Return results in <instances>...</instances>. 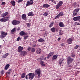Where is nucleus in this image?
Segmentation results:
<instances>
[{
    "mask_svg": "<svg viewBox=\"0 0 80 80\" xmlns=\"http://www.w3.org/2000/svg\"><path fill=\"white\" fill-rule=\"evenodd\" d=\"M63 13L62 12H60L59 14H58L57 16L55 17V19H57V18H59L60 17H61L62 16H63Z\"/></svg>",
    "mask_w": 80,
    "mask_h": 80,
    "instance_id": "obj_9",
    "label": "nucleus"
},
{
    "mask_svg": "<svg viewBox=\"0 0 80 80\" xmlns=\"http://www.w3.org/2000/svg\"><path fill=\"white\" fill-rule=\"evenodd\" d=\"M3 1H4V0H1V2H3Z\"/></svg>",
    "mask_w": 80,
    "mask_h": 80,
    "instance_id": "obj_59",
    "label": "nucleus"
},
{
    "mask_svg": "<svg viewBox=\"0 0 80 80\" xmlns=\"http://www.w3.org/2000/svg\"><path fill=\"white\" fill-rule=\"evenodd\" d=\"M71 56L72 57H73V58L75 57V54H72Z\"/></svg>",
    "mask_w": 80,
    "mask_h": 80,
    "instance_id": "obj_41",
    "label": "nucleus"
},
{
    "mask_svg": "<svg viewBox=\"0 0 80 80\" xmlns=\"http://www.w3.org/2000/svg\"><path fill=\"white\" fill-rule=\"evenodd\" d=\"M36 53L37 54H40V53H41V50L39 49H38L37 51H36Z\"/></svg>",
    "mask_w": 80,
    "mask_h": 80,
    "instance_id": "obj_20",
    "label": "nucleus"
},
{
    "mask_svg": "<svg viewBox=\"0 0 80 80\" xmlns=\"http://www.w3.org/2000/svg\"><path fill=\"white\" fill-rule=\"evenodd\" d=\"M38 42H45V40H44L42 39V38L39 39L38 40Z\"/></svg>",
    "mask_w": 80,
    "mask_h": 80,
    "instance_id": "obj_21",
    "label": "nucleus"
},
{
    "mask_svg": "<svg viewBox=\"0 0 80 80\" xmlns=\"http://www.w3.org/2000/svg\"><path fill=\"white\" fill-rule=\"evenodd\" d=\"M2 4L3 5H5V2H2Z\"/></svg>",
    "mask_w": 80,
    "mask_h": 80,
    "instance_id": "obj_49",
    "label": "nucleus"
},
{
    "mask_svg": "<svg viewBox=\"0 0 80 80\" xmlns=\"http://www.w3.org/2000/svg\"><path fill=\"white\" fill-rule=\"evenodd\" d=\"M55 54V52H50L48 55V57H47V59H48V58H50V57H52L53 55Z\"/></svg>",
    "mask_w": 80,
    "mask_h": 80,
    "instance_id": "obj_7",
    "label": "nucleus"
},
{
    "mask_svg": "<svg viewBox=\"0 0 80 80\" xmlns=\"http://www.w3.org/2000/svg\"><path fill=\"white\" fill-rule=\"evenodd\" d=\"M44 60H46V58H44Z\"/></svg>",
    "mask_w": 80,
    "mask_h": 80,
    "instance_id": "obj_60",
    "label": "nucleus"
},
{
    "mask_svg": "<svg viewBox=\"0 0 80 80\" xmlns=\"http://www.w3.org/2000/svg\"><path fill=\"white\" fill-rule=\"evenodd\" d=\"M59 25L60 27H64V24L62 22H60L59 24Z\"/></svg>",
    "mask_w": 80,
    "mask_h": 80,
    "instance_id": "obj_19",
    "label": "nucleus"
},
{
    "mask_svg": "<svg viewBox=\"0 0 80 80\" xmlns=\"http://www.w3.org/2000/svg\"><path fill=\"white\" fill-rule=\"evenodd\" d=\"M27 27H30V24L28 23L27 24Z\"/></svg>",
    "mask_w": 80,
    "mask_h": 80,
    "instance_id": "obj_47",
    "label": "nucleus"
},
{
    "mask_svg": "<svg viewBox=\"0 0 80 80\" xmlns=\"http://www.w3.org/2000/svg\"><path fill=\"white\" fill-rule=\"evenodd\" d=\"M1 14V12L0 11V14Z\"/></svg>",
    "mask_w": 80,
    "mask_h": 80,
    "instance_id": "obj_64",
    "label": "nucleus"
},
{
    "mask_svg": "<svg viewBox=\"0 0 80 80\" xmlns=\"http://www.w3.org/2000/svg\"><path fill=\"white\" fill-rule=\"evenodd\" d=\"M60 7V6H59V4H58H58H57L56 5V8L57 10H58V8H59V7Z\"/></svg>",
    "mask_w": 80,
    "mask_h": 80,
    "instance_id": "obj_35",
    "label": "nucleus"
},
{
    "mask_svg": "<svg viewBox=\"0 0 80 80\" xmlns=\"http://www.w3.org/2000/svg\"><path fill=\"white\" fill-rule=\"evenodd\" d=\"M51 30L52 32H55V28H52L51 29Z\"/></svg>",
    "mask_w": 80,
    "mask_h": 80,
    "instance_id": "obj_27",
    "label": "nucleus"
},
{
    "mask_svg": "<svg viewBox=\"0 0 80 80\" xmlns=\"http://www.w3.org/2000/svg\"><path fill=\"white\" fill-rule=\"evenodd\" d=\"M28 15L29 17H33V16H34V14L33 13V12H31L28 13Z\"/></svg>",
    "mask_w": 80,
    "mask_h": 80,
    "instance_id": "obj_15",
    "label": "nucleus"
},
{
    "mask_svg": "<svg viewBox=\"0 0 80 80\" xmlns=\"http://www.w3.org/2000/svg\"><path fill=\"white\" fill-rule=\"evenodd\" d=\"M31 0V1H33V0Z\"/></svg>",
    "mask_w": 80,
    "mask_h": 80,
    "instance_id": "obj_62",
    "label": "nucleus"
},
{
    "mask_svg": "<svg viewBox=\"0 0 80 80\" xmlns=\"http://www.w3.org/2000/svg\"><path fill=\"white\" fill-rule=\"evenodd\" d=\"M23 47L21 46H19L18 48V52L20 53V52H22L23 51Z\"/></svg>",
    "mask_w": 80,
    "mask_h": 80,
    "instance_id": "obj_8",
    "label": "nucleus"
},
{
    "mask_svg": "<svg viewBox=\"0 0 80 80\" xmlns=\"http://www.w3.org/2000/svg\"><path fill=\"white\" fill-rule=\"evenodd\" d=\"M35 72L36 73H37V75H38V78H40V75H41V70H40V69H37V70L35 71Z\"/></svg>",
    "mask_w": 80,
    "mask_h": 80,
    "instance_id": "obj_3",
    "label": "nucleus"
},
{
    "mask_svg": "<svg viewBox=\"0 0 80 80\" xmlns=\"http://www.w3.org/2000/svg\"><path fill=\"white\" fill-rule=\"evenodd\" d=\"M79 10H80L79 9H76L74 11V12H73V15L75 16V15H76L77 14V12H79Z\"/></svg>",
    "mask_w": 80,
    "mask_h": 80,
    "instance_id": "obj_10",
    "label": "nucleus"
},
{
    "mask_svg": "<svg viewBox=\"0 0 80 80\" xmlns=\"http://www.w3.org/2000/svg\"><path fill=\"white\" fill-rule=\"evenodd\" d=\"M23 1V0H18V3H20V2H22Z\"/></svg>",
    "mask_w": 80,
    "mask_h": 80,
    "instance_id": "obj_46",
    "label": "nucleus"
},
{
    "mask_svg": "<svg viewBox=\"0 0 80 80\" xmlns=\"http://www.w3.org/2000/svg\"><path fill=\"white\" fill-rule=\"evenodd\" d=\"M22 18L23 20H27V17H26V14H24L22 15Z\"/></svg>",
    "mask_w": 80,
    "mask_h": 80,
    "instance_id": "obj_14",
    "label": "nucleus"
},
{
    "mask_svg": "<svg viewBox=\"0 0 80 80\" xmlns=\"http://www.w3.org/2000/svg\"><path fill=\"white\" fill-rule=\"evenodd\" d=\"M78 47H79L78 46L76 45L75 46V47H74V48H75V49H77V48H78Z\"/></svg>",
    "mask_w": 80,
    "mask_h": 80,
    "instance_id": "obj_40",
    "label": "nucleus"
},
{
    "mask_svg": "<svg viewBox=\"0 0 80 80\" xmlns=\"http://www.w3.org/2000/svg\"><path fill=\"white\" fill-rule=\"evenodd\" d=\"M59 35H63V32L62 31H61L60 32H59Z\"/></svg>",
    "mask_w": 80,
    "mask_h": 80,
    "instance_id": "obj_38",
    "label": "nucleus"
},
{
    "mask_svg": "<svg viewBox=\"0 0 80 80\" xmlns=\"http://www.w3.org/2000/svg\"><path fill=\"white\" fill-rule=\"evenodd\" d=\"M27 50H28V51H30L31 50V48L30 47H29L28 48Z\"/></svg>",
    "mask_w": 80,
    "mask_h": 80,
    "instance_id": "obj_45",
    "label": "nucleus"
},
{
    "mask_svg": "<svg viewBox=\"0 0 80 80\" xmlns=\"http://www.w3.org/2000/svg\"><path fill=\"white\" fill-rule=\"evenodd\" d=\"M73 40L71 38H69L67 40V42L68 44H71L72 43Z\"/></svg>",
    "mask_w": 80,
    "mask_h": 80,
    "instance_id": "obj_11",
    "label": "nucleus"
},
{
    "mask_svg": "<svg viewBox=\"0 0 80 80\" xmlns=\"http://www.w3.org/2000/svg\"><path fill=\"white\" fill-rule=\"evenodd\" d=\"M72 61H73V59L71 58L70 57H69L67 59V63L68 65L70 64L71 63H72Z\"/></svg>",
    "mask_w": 80,
    "mask_h": 80,
    "instance_id": "obj_4",
    "label": "nucleus"
},
{
    "mask_svg": "<svg viewBox=\"0 0 80 80\" xmlns=\"http://www.w3.org/2000/svg\"><path fill=\"white\" fill-rule=\"evenodd\" d=\"M41 64L42 66H43V67L45 66V64H44V62L43 61L41 62Z\"/></svg>",
    "mask_w": 80,
    "mask_h": 80,
    "instance_id": "obj_29",
    "label": "nucleus"
},
{
    "mask_svg": "<svg viewBox=\"0 0 80 80\" xmlns=\"http://www.w3.org/2000/svg\"><path fill=\"white\" fill-rule=\"evenodd\" d=\"M28 36H24V39H25V40H26V39H27V38H28Z\"/></svg>",
    "mask_w": 80,
    "mask_h": 80,
    "instance_id": "obj_42",
    "label": "nucleus"
},
{
    "mask_svg": "<svg viewBox=\"0 0 80 80\" xmlns=\"http://www.w3.org/2000/svg\"><path fill=\"white\" fill-rule=\"evenodd\" d=\"M45 13L43 14V15L44 17H47V15L48 14V12H45Z\"/></svg>",
    "mask_w": 80,
    "mask_h": 80,
    "instance_id": "obj_28",
    "label": "nucleus"
},
{
    "mask_svg": "<svg viewBox=\"0 0 80 80\" xmlns=\"http://www.w3.org/2000/svg\"><path fill=\"white\" fill-rule=\"evenodd\" d=\"M58 4L59 6H61V5H62V4H63V2L62 1H60L59 2Z\"/></svg>",
    "mask_w": 80,
    "mask_h": 80,
    "instance_id": "obj_30",
    "label": "nucleus"
},
{
    "mask_svg": "<svg viewBox=\"0 0 80 80\" xmlns=\"http://www.w3.org/2000/svg\"><path fill=\"white\" fill-rule=\"evenodd\" d=\"M53 3H55V4H56V2H55V1H54L53 2Z\"/></svg>",
    "mask_w": 80,
    "mask_h": 80,
    "instance_id": "obj_56",
    "label": "nucleus"
},
{
    "mask_svg": "<svg viewBox=\"0 0 80 80\" xmlns=\"http://www.w3.org/2000/svg\"><path fill=\"white\" fill-rule=\"evenodd\" d=\"M26 79H28V77H27V75H26Z\"/></svg>",
    "mask_w": 80,
    "mask_h": 80,
    "instance_id": "obj_55",
    "label": "nucleus"
},
{
    "mask_svg": "<svg viewBox=\"0 0 80 80\" xmlns=\"http://www.w3.org/2000/svg\"><path fill=\"white\" fill-rule=\"evenodd\" d=\"M10 73H11V72H9H9H8V74H10Z\"/></svg>",
    "mask_w": 80,
    "mask_h": 80,
    "instance_id": "obj_57",
    "label": "nucleus"
},
{
    "mask_svg": "<svg viewBox=\"0 0 80 80\" xmlns=\"http://www.w3.org/2000/svg\"><path fill=\"white\" fill-rule=\"evenodd\" d=\"M10 2L11 3V4L13 5V6H15V2L14 1H12Z\"/></svg>",
    "mask_w": 80,
    "mask_h": 80,
    "instance_id": "obj_26",
    "label": "nucleus"
},
{
    "mask_svg": "<svg viewBox=\"0 0 80 80\" xmlns=\"http://www.w3.org/2000/svg\"><path fill=\"white\" fill-rule=\"evenodd\" d=\"M62 63V61H61L60 60H59V64H61V63Z\"/></svg>",
    "mask_w": 80,
    "mask_h": 80,
    "instance_id": "obj_50",
    "label": "nucleus"
},
{
    "mask_svg": "<svg viewBox=\"0 0 80 80\" xmlns=\"http://www.w3.org/2000/svg\"><path fill=\"white\" fill-rule=\"evenodd\" d=\"M20 23V21L15 20L13 21L12 22V25H18Z\"/></svg>",
    "mask_w": 80,
    "mask_h": 80,
    "instance_id": "obj_6",
    "label": "nucleus"
},
{
    "mask_svg": "<svg viewBox=\"0 0 80 80\" xmlns=\"http://www.w3.org/2000/svg\"><path fill=\"white\" fill-rule=\"evenodd\" d=\"M80 16H78V17H74L72 20H74V21H78L79 20H80Z\"/></svg>",
    "mask_w": 80,
    "mask_h": 80,
    "instance_id": "obj_12",
    "label": "nucleus"
},
{
    "mask_svg": "<svg viewBox=\"0 0 80 80\" xmlns=\"http://www.w3.org/2000/svg\"><path fill=\"white\" fill-rule=\"evenodd\" d=\"M68 67H72V66H71V65H69Z\"/></svg>",
    "mask_w": 80,
    "mask_h": 80,
    "instance_id": "obj_58",
    "label": "nucleus"
},
{
    "mask_svg": "<svg viewBox=\"0 0 80 80\" xmlns=\"http://www.w3.org/2000/svg\"><path fill=\"white\" fill-rule=\"evenodd\" d=\"M53 23H54L53 22H52L49 26V27L50 28L52 27L53 25Z\"/></svg>",
    "mask_w": 80,
    "mask_h": 80,
    "instance_id": "obj_31",
    "label": "nucleus"
},
{
    "mask_svg": "<svg viewBox=\"0 0 80 80\" xmlns=\"http://www.w3.org/2000/svg\"><path fill=\"white\" fill-rule=\"evenodd\" d=\"M18 31H19L20 30V28H18V29H17Z\"/></svg>",
    "mask_w": 80,
    "mask_h": 80,
    "instance_id": "obj_53",
    "label": "nucleus"
},
{
    "mask_svg": "<svg viewBox=\"0 0 80 80\" xmlns=\"http://www.w3.org/2000/svg\"><path fill=\"white\" fill-rule=\"evenodd\" d=\"M19 34L21 36H23V35H27V33H26L23 31H22L19 33Z\"/></svg>",
    "mask_w": 80,
    "mask_h": 80,
    "instance_id": "obj_13",
    "label": "nucleus"
},
{
    "mask_svg": "<svg viewBox=\"0 0 80 80\" xmlns=\"http://www.w3.org/2000/svg\"><path fill=\"white\" fill-rule=\"evenodd\" d=\"M79 22H80V19L79 20Z\"/></svg>",
    "mask_w": 80,
    "mask_h": 80,
    "instance_id": "obj_63",
    "label": "nucleus"
},
{
    "mask_svg": "<svg viewBox=\"0 0 80 80\" xmlns=\"http://www.w3.org/2000/svg\"><path fill=\"white\" fill-rule=\"evenodd\" d=\"M9 67H10V65L9 64H7L6 65L4 69L5 70H8V68H9Z\"/></svg>",
    "mask_w": 80,
    "mask_h": 80,
    "instance_id": "obj_18",
    "label": "nucleus"
},
{
    "mask_svg": "<svg viewBox=\"0 0 80 80\" xmlns=\"http://www.w3.org/2000/svg\"><path fill=\"white\" fill-rule=\"evenodd\" d=\"M8 55V53H6L5 55H3L2 56V58H7V57Z\"/></svg>",
    "mask_w": 80,
    "mask_h": 80,
    "instance_id": "obj_22",
    "label": "nucleus"
},
{
    "mask_svg": "<svg viewBox=\"0 0 80 80\" xmlns=\"http://www.w3.org/2000/svg\"><path fill=\"white\" fill-rule=\"evenodd\" d=\"M1 35H0V38L2 39L5 38L7 36L8 33L7 32L2 31L1 32Z\"/></svg>",
    "mask_w": 80,
    "mask_h": 80,
    "instance_id": "obj_1",
    "label": "nucleus"
},
{
    "mask_svg": "<svg viewBox=\"0 0 80 80\" xmlns=\"http://www.w3.org/2000/svg\"><path fill=\"white\" fill-rule=\"evenodd\" d=\"M73 5L74 6H75V7H78V4L76 2L74 3L73 4Z\"/></svg>",
    "mask_w": 80,
    "mask_h": 80,
    "instance_id": "obj_36",
    "label": "nucleus"
},
{
    "mask_svg": "<svg viewBox=\"0 0 80 80\" xmlns=\"http://www.w3.org/2000/svg\"><path fill=\"white\" fill-rule=\"evenodd\" d=\"M44 57V56H42V57H41V58H39V59L40 60H43Z\"/></svg>",
    "mask_w": 80,
    "mask_h": 80,
    "instance_id": "obj_37",
    "label": "nucleus"
},
{
    "mask_svg": "<svg viewBox=\"0 0 80 80\" xmlns=\"http://www.w3.org/2000/svg\"><path fill=\"white\" fill-rule=\"evenodd\" d=\"M32 4H31L30 3L29 1H28L27 2L26 5L27 6H29V5H31Z\"/></svg>",
    "mask_w": 80,
    "mask_h": 80,
    "instance_id": "obj_33",
    "label": "nucleus"
},
{
    "mask_svg": "<svg viewBox=\"0 0 80 80\" xmlns=\"http://www.w3.org/2000/svg\"><path fill=\"white\" fill-rule=\"evenodd\" d=\"M11 71H12V69H10L9 70H8V72H11Z\"/></svg>",
    "mask_w": 80,
    "mask_h": 80,
    "instance_id": "obj_54",
    "label": "nucleus"
},
{
    "mask_svg": "<svg viewBox=\"0 0 80 80\" xmlns=\"http://www.w3.org/2000/svg\"><path fill=\"white\" fill-rule=\"evenodd\" d=\"M28 75L29 76V79H31V80H32L33 78V77L34 76V73H30L28 74Z\"/></svg>",
    "mask_w": 80,
    "mask_h": 80,
    "instance_id": "obj_5",
    "label": "nucleus"
},
{
    "mask_svg": "<svg viewBox=\"0 0 80 80\" xmlns=\"http://www.w3.org/2000/svg\"><path fill=\"white\" fill-rule=\"evenodd\" d=\"M16 31V28H14L13 29L11 30V32L13 34Z\"/></svg>",
    "mask_w": 80,
    "mask_h": 80,
    "instance_id": "obj_23",
    "label": "nucleus"
},
{
    "mask_svg": "<svg viewBox=\"0 0 80 80\" xmlns=\"http://www.w3.org/2000/svg\"><path fill=\"white\" fill-rule=\"evenodd\" d=\"M8 12H6L5 13H4L2 14L1 15V16L2 17H4L7 16V15H8Z\"/></svg>",
    "mask_w": 80,
    "mask_h": 80,
    "instance_id": "obj_16",
    "label": "nucleus"
},
{
    "mask_svg": "<svg viewBox=\"0 0 80 80\" xmlns=\"http://www.w3.org/2000/svg\"><path fill=\"white\" fill-rule=\"evenodd\" d=\"M27 54V52L26 51H23L21 52V55L22 56H25Z\"/></svg>",
    "mask_w": 80,
    "mask_h": 80,
    "instance_id": "obj_17",
    "label": "nucleus"
},
{
    "mask_svg": "<svg viewBox=\"0 0 80 80\" xmlns=\"http://www.w3.org/2000/svg\"><path fill=\"white\" fill-rule=\"evenodd\" d=\"M50 5H48L47 4H44L43 5V7L45 8H48V7H49Z\"/></svg>",
    "mask_w": 80,
    "mask_h": 80,
    "instance_id": "obj_24",
    "label": "nucleus"
},
{
    "mask_svg": "<svg viewBox=\"0 0 80 80\" xmlns=\"http://www.w3.org/2000/svg\"><path fill=\"white\" fill-rule=\"evenodd\" d=\"M19 40H21V38L20 37H18L17 39V41H19Z\"/></svg>",
    "mask_w": 80,
    "mask_h": 80,
    "instance_id": "obj_43",
    "label": "nucleus"
},
{
    "mask_svg": "<svg viewBox=\"0 0 80 80\" xmlns=\"http://www.w3.org/2000/svg\"><path fill=\"white\" fill-rule=\"evenodd\" d=\"M60 39H61L60 38H58V41H59V40H60Z\"/></svg>",
    "mask_w": 80,
    "mask_h": 80,
    "instance_id": "obj_52",
    "label": "nucleus"
},
{
    "mask_svg": "<svg viewBox=\"0 0 80 80\" xmlns=\"http://www.w3.org/2000/svg\"><path fill=\"white\" fill-rule=\"evenodd\" d=\"M57 56L56 55H54L53 56L52 59L53 60H54V59H57Z\"/></svg>",
    "mask_w": 80,
    "mask_h": 80,
    "instance_id": "obj_32",
    "label": "nucleus"
},
{
    "mask_svg": "<svg viewBox=\"0 0 80 80\" xmlns=\"http://www.w3.org/2000/svg\"><path fill=\"white\" fill-rule=\"evenodd\" d=\"M26 74L25 73H23L22 75H21V78H25V77Z\"/></svg>",
    "mask_w": 80,
    "mask_h": 80,
    "instance_id": "obj_25",
    "label": "nucleus"
},
{
    "mask_svg": "<svg viewBox=\"0 0 80 80\" xmlns=\"http://www.w3.org/2000/svg\"><path fill=\"white\" fill-rule=\"evenodd\" d=\"M29 2L30 3H31V5H33V1H31L30 0V1H29Z\"/></svg>",
    "mask_w": 80,
    "mask_h": 80,
    "instance_id": "obj_39",
    "label": "nucleus"
},
{
    "mask_svg": "<svg viewBox=\"0 0 80 80\" xmlns=\"http://www.w3.org/2000/svg\"><path fill=\"white\" fill-rule=\"evenodd\" d=\"M31 50L32 52H35V49L34 48H32Z\"/></svg>",
    "mask_w": 80,
    "mask_h": 80,
    "instance_id": "obj_34",
    "label": "nucleus"
},
{
    "mask_svg": "<svg viewBox=\"0 0 80 80\" xmlns=\"http://www.w3.org/2000/svg\"><path fill=\"white\" fill-rule=\"evenodd\" d=\"M9 17L2 18L0 20V22H7V21H8V20H9Z\"/></svg>",
    "mask_w": 80,
    "mask_h": 80,
    "instance_id": "obj_2",
    "label": "nucleus"
},
{
    "mask_svg": "<svg viewBox=\"0 0 80 80\" xmlns=\"http://www.w3.org/2000/svg\"><path fill=\"white\" fill-rule=\"evenodd\" d=\"M38 59H39V60H40V59H39V58L37 59V60H38Z\"/></svg>",
    "mask_w": 80,
    "mask_h": 80,
    "instance_id": "obj_61",
    "label": "nucleus"
},
{
    "mask_svg": "<svg viewBox=\"0 0 80 80\" xmlns=\"http://www.w3.org/2000/svg\"><path fill=\"white\" fill-rule=\"evenodd\" d=\"M75 24L76 25H80V23H78V22H75Z\"/></svg>",
    "mask_w": 80,
    "mask_h": 80,
    "instance_id": "obj_44",
    "label": "nucleus"
},
{
    "mask_svg": "<svg viewBox=\"0 0 80 80\" xmlns=\"http://www.w3.org/2000/svg\"><path fill=\"white\" fill-rule=\"evenodd\" d=\"M59 60H60V61H61V62H63V58H61Z\"/></svg>",
    "mask_w": 80,
    "mask_h": 80,
    "instance_id": "obj_48",
    "label": "nucleus"
},
{
    "mask_svg": "<svg viewBox=\"0 0 80 80\" xmlns=\"http://www.w3.org/2000/svg\"><path fill=\"white\" fill-rule=\"evenodd\" d=\"M1 74H3V71H2L1 72Z\"/></svg>",
    "mask_w": 80,
    "mask_h": 80,
    "instance_id": "obj_51",
    "label": "nucleus"
}]
</instances>
